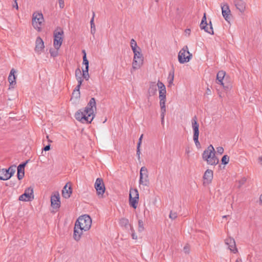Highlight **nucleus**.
<instances>
[{"mask_svg":"<svg viewBox=\"0 0 262 262\" xmlns=\"http://www.w3.org/2000/svg\"><path fill=\"white\" fill-rule=\"evenodd\" d=\"M96 109L95 99L92 98L84 109L79 110L75 114V118L82 123H90L95 116L94 112Z\"/></svg>","mask_w":262,"mask_h":262,"instance_id":"1","label":"nucleus"},{"mask_svg":"<svg viewBox=\"0 0 262 262\" xmlns=\"http://www.w3.org/2000/svg\"><path fill=\"white\" fill-rule=\"evenodd\" d=\"M92 219L87 214L81 215L76 220L74 229L73 237L75 240H80L84 231L90 230L92 226Z\"/></svg>","mask_w":262,"mask_h":262,"instance_id":"2","label":"nucleus"},{"mask_svg":"<svg viewBox=\"0 0 262 262\" xmlns=\"http://www.w3.org/2000/svg\"><path fill=\"white\" fill-rule=\"evenodd\" d=\"M202 158L208 164L211 165H216L219 163V159L215 155L214 148L212 145L208 146L207 148L203 151Z\"/></svg>","mask_w":262,"mask_h":262,"instance_id":"3","label":"nucleus"},{"mask_svg":"<svg viewBox=\"0 0 262 262\" xmlns=\"http://www.w3.org/2000/svg\"><path fill=\"white\" fill-rule=\"evenodd\" d=\"M44 21L42 14L40 12H35L32 15V24L34 29L40 32L41 30V27Z\"/></svg>","mask_w":262,"mask_h":262,"instance_id":"4","label":"nucleus"},{"mask_svg":"<svg viewBox=\"0 0 262 262\" xmlns=\"http://www.w3.org/2000/svg\"><path fill=\"white\" fill-rule=\"evenodd\" d=\"M63 31L60 28H58L54 31L53 46L55 49H59L63 41Z\"/></svg>","mask_w":262,"mask_h":262,"instance_id":"5","label":"nucleus"},{"mask_svg":"<svg viewBox=\"0 0 262 262\" xmlns=\"http://www.w3.org/2000/svg\"><path fill=\"white\" fill-rule=\"evenodd\" d=\"M192 57V54L188 51L187 46H184L179 53L178 60L180 63L188 62Z\"/></svg>","mask_w":262,"mask_h":262,"instance_id":"6","label":"nucleus"},{"mask_svg":"<svg viewBox=\"0 0 262 262\" xmlns=\"http://www.w3.org/2000/svg\"><path fill=\"white\" fill-rule=\"evenodd\" d=\"M33 199V188L31 187L26 189L24 193L19 197V200L25 202L31 201Z\"/></svg>","mask_w":262,"mask_h":262,"instance_id":"7","label":"nucleus"},{"mask_svg":"<svg viewBox=\"0 0 262 262\" xmlns=\"http://www.w3.org/2000/svg\"><path fill=\"white\" fill-rule=\"evenodd\" d=\"M148 171L145 167H142L140 171L139 184L143 186H148L149 180L148 179Z\"/></svg>","mask_w":262,"mask_h":262,"instance_id":"8","label":"nucleus"},{"mask_svg":"<svg viewBox=\"0 0 262 262\" xmlns=\"http://www.w3.org/2000/svg\"><path fill=\"white\" fill-rule=\"evenodd\" d=\"M95 188L98 195H102L105 192V186L103 180L101 178H97L95 183Z\"/></svg>","mask_w":262,"mask_h":262,"instance_id":"9","label":"nucleus"},{"mask_svg":"<svg viewBox=\"0 0 262 262\" xmlns=\"http://www.w3.org/2000/svg\"><path fill=\"white\" fill-rule=\"evenodd\" d=\"M221 7L223 17L226 21H229L231 15L229 5L227 3L222 4Z\"/></svg>","mask_w":262,"mask_h":262,"instance_id":"10","label":"nucleus"},{"mask_svg":"<svg viewBox=\"0 0 262 262\" xmlns=\"http://www.w3.org/2000/svg\"><path fill=\"white\" fill-rule=\"evenodd\" d=\"M200 28L201 29H204L205 32L210 34H213V28L212 26V24L211 21L210 22V27L208 28L207 27V24L206 21V14H204V16L202 18L201 24H200Z\"/></svg>","mask_w":262,"mask_h":262,"instance_id":"11","label":"nucleus"},{"mask_svg":"<svg viewBox=\"0 0 262 262\" xmlns=\"http://www.w3.org/2000/svg\"><path fill=\"white\" fill-rule=\"evenodd\" d=\"M51 206L54 208H59L60 206V201L59 193L58 192H55L51 197Z\"/></svg>","mask_w":262,"mask_h":262,"instance_id":"12","label":"nucleus"},{"mask_svg":"<svg viewBox=\"0 0 262 262\" xmlns=\"http://www.w3.org/2000/svg\"><path fill=\"white\" fill-rule=\"evenodd\" d=\"M234 4L236 8L242 13H244L246 11L247 4L244 0H234Z\"/></svg>","mask_w":262,"mask_h":262,"instance_id":"13","label":"nucleus"},{"mask_svg":"<svg viewBox=\"0 0 262 262\" xmlns=\"http://www.w3.org/2000/svg\"><path fill=\"white\" fill-rule=\"evenodd\" d=\"M225 243L228 245L229 249L233 253H236L237 252V249L236 248L235 242L233 238L229 237L225 240Z\"/></svg>","mask_w":262,"mask_h":262,"instance_id":"14","label":"nucleus"},{"mask_svg":"<svg viewBox=\"0 0 262 262\" xmlns=\"http://www.w3.org/2000/svg\"><path fill=\"white\" fill-rule=\"evenodd\" d=\"M192 128L193 131V137H199V124L197 122L196 116L194 117L191 120Z\"/></svg>","mask_w":262,"mask_h":262,"instance_id":"15","label":"nucleus"},{"mask_svg":"<svg viewBox=\"0 0 262 262\" xmlns=\"http://www.w3.org/2000/svg\"><path fill=\"white\" fill-rule=\"evenodd\" d=\"M72 192V188L70 185L67 183L63 188L62 190V196L65 199H68L70 197Z\"/></svg>","mask_w":262,"mask_h":262,"instance_id":"16","label":"nucleus"},{"mask_svg":"<svg viewBox=\"0 0 262 262\" xmlns=\"http://www.w3.org/2000/svg\"><path fill=\"white\" fill-rule=\"evenodd\" d=\"M27 161L25 163H21L17 167V178L18 180H21L25 175L24 168L27 163Z\"/></svg>","mask_w":262,"mask_h":262,"instance_id":"17","label":"nucleus"},{"mask_svg":"<svg viewBox=\"0 0 262 262\" xmlns=\"http://www.w3.org/2000/svg\"><path fill=\"white\" fill-rule=\"evenodd\" d=\"M35 43V50L36 52L40 53L44 48V43L42 39L40 37H37Z\"/></svg>","mask_w":262,"mask_h":262,"instance_id":"18","label":"nucleus"},{"mask_svg":"<svg viewBox=\"0 0 262 262\" xmlns=\"http://www.w3.org/2000/svg\"><path fill=\"white\" fill-rule=\"evenodd\" d=\"M159 93V100H160V106L165 105V102L166 100V90L160 91Z\"/></svg>","mask_w":262,"mask_h":262,"instance_id":"19","label":"nucleus"},{"mask_svg":"<svg viewBox=\"0 0 262 262\" xmlns=\"http://www.w3.org/2000/svg\"><path fill=\"white\" fill-rule=\"evenodd\" d=\"M203 178L206 183H209L211 182L213 178V171L207 169L204 173Z\"/></svg>","mask_w":262,"mask_h":262,"instance_id":"20","label":"nucleus"},{"mask_svg":"<svg viewBox=\"0 0 262 262\" xmlns=\"http://www.w3.org/2000/svg\"><path fill=\"white\" fill-rule=\"evenodd\" d=\"M15 73L16 71L14 69H12L11 70L10 74L8 76V81L10 85H13L16 84V77L15 76Z\"/></svg>","mask_w":262,"mask_h":262,"instance_id":"21","label":"nucleus"},{"mask_svg":"<svg viewBox=\"0 0 262 262\" xmlns=\"http://www.w3.org/2000/svg\"><path fill=\"white\" fill-rule=\"evenodd\" d=\"M226 75V73L224 71H219L216 75V81L217 83L221 84L222 85H224L223 79Z\"/></svg>","mask_w":262,"mask_h":262,"instance_id":"22","label":"nucleus"},{"mask_svg":"<svg viewBox=\"0 0 262 262\" xmlns=\"http://www.w3.org/2000/svg\"><path fill=\"white\" fill-rule=\"evenodd\" d=\"M11 178V174H8V171L7 169L3 168L0 169V180H7Z\"/></svg>","mask_w":262,"mask_h":262,"instance_id":"23","label":"nucleus"},{"mask_svg":"<svg viewBox=\"0 0 262 262\" xmlns=\"http://www.w3.org/2000/svg\"><path fill=\"white\" fill-rule=\"evenodd\" d=\"M157 88L155 82H151L148 90V93L150 96H153L157 94Z\"/></svg>","mask_w":262,"mask_h":262,"instance_id":"24","label":"nucleus"},{"mask_svg":"<svg viewBox=\"0 0 262 262\" xmlns=\"http://www.w3.org/2000/svg\"><path fill=\"white\" fill-rule=\"evenodd\" d=\"M134 53V59L139 60L143 61V57L141 53V49L138 48V50L133 51Z\"/></svg>","mask_w":262,"mask_h":262,"instance_id":"25","label":"nucleus"},{"mask_svg":"<svg viewBox=\"0 0 262 262\" xmlns=\"http://www.w3.org/2000/svg\"><path fill=\"white\" fill-rule=\"evenodd\" d=\"M120 226L122 227L128 228L129 226H131L129 224V221L127 219L123 217L120 219L119 221Z\"/></svg>","mask_w":262,"mask_h":262,"instance_id":"26","label":"nucleus"},{"mask_svg":"<svg viewBox=\"0 0 262 262\" xmlns=\"http://www.w3.org/2000/svg\"><path fill=\"white\" fill-rule=\"evenodd\" d=\"M143 61L136 60L133 59V61L132 63V68L134 70H137L140 68L141 66L142 65Z\"/></svg>","mask_w":262,"mask_h":262,"instance_id":"27","label":"nucleus"},{"mask_svg":"<svg viewBox=\"0 0 262 262\" xmlns=\"http://www.w3.org/2000/svg\"><path fill=\"white\" fill-rule=\"evenodd\" d=\"M94 17H95V13H93V16L90 21L91 24V33L93 35H94L96 32V28L94 24Z\"/></svg>","mask_w":262,"mask_h":262,"instance_id":"28","label":"nucleus"},{"mask_svg":"<svg viewBox=\"0 0 262 262\" xmlns=\"http://www.w3.org/2000/svg\"><path fill=\"white\" fill-rule=\"evenodd\" d=\"M129 196L139 199V193L138 190L136 188H130L129 190Z\"/></svg>","mask_w":262,"mask_h":262,"instance_id":"29","label":"nucleus"},{"mask_svg":"<svg viewBox=\"0 0 262 262\" xmlns=\"http://www.w3.org/2000/svg\"><path fill=\"white\" fill-rule=\"evenodd\" d=\"M138 201L139 199H135L132 197L130 198V196H129V204L130 206H132L133 208H137Z\"/></svg>","mask_w":262,"mask_h":262,"instance_id":"30","label":"nucleus"},{"mask_svg":"<svg viewBox=\"0 0 262 262\" xmlns=\"http://www.w3.org/2000/svg\"><path fill=\"white\" fill-rule=\"evenodd\" d=\"M173 79H174V71H171L169 72V73L168 74V78H167L168 82V86H171L173 84Z\"/></svg>","mask_w":262,"mask_h":262,"instance_id":"31","label":"nucleus"},{"mask_svg":"<svg viewBox=\"0 0 262 262\" xmlns=\"http://www.w3.org/2000/svg\"><path fill=\"white\" fill-rule=\"evenodd\" d=\"M161 107V124L164 125V116L166 111L165 105L160 106Z\"/></svg>","mask_w":262,"mask_h":262,"instance_id":"32","label":"nucleus"},{"mask_svg":"<svg viewBox=\"0 0 262 262\" xmlns=\"http://www.w3.org/2000/svg\"><path fill=\"white\" fill-rule=\"evenodd\" d=\"M143 135H141L139 139V141L137 144V155L138 156V159H140V146L142 143V139L143 138Z\"/></svg>","mask_w":262,"mask_h":262,"instance_id":"33","label":"nucleus"},{"mask_svg":"<svg viewBox=\"0 0 262 262\" xmlns=\"http://www.w3.org/2000/svg\"><path fill=\"white\" fill-rule=\"evenodd\" d=\"M130 47L133 51L138 50L139 47L137 46V42L134 39H132L130 40Z\"/></svg>","mask_w":262,"mask_h":262,"instance_id":"34","label":"nucleus"},{"mask_svg":"<svg viewBox=\"0 0 262 262\" xmlns=\"http://www.w3.org/2000/svg\"><path fill=\"white\" fill-rule=\"evenodd\" d=\"M157 88H158L159 91H163L166 90V87L163 82L160 80L158 81L157 84H156Z\"/></svg>","mask_w":262,"mask_h":262,"instance_id":"35","label":"nucleus"},{"mask_svg":"<svg viewBox=\"0 0 262 262\" xmlns=\"http://www.w3.org/2000/svg\"><path fill=\"white\" fill-rule=\"evenodd\" d=\"M82 77L86 80H88L89 79V69L85 68L82 70Z\"/></svg>","mask_w":262,"mask_h":262,"instance_id":"36","label":"nucleus"},{"mask_svg":"<svg viewBox=\"0 0 262 262\" xmlns=\"http://www.w3.org/2000/svg\"><path fill=\"white\" fill-rule=\"evenodd\" d=\"M144 230V223L142 220H139L138 221V231L140 232H142Z\"/></svg>","mask_w":262,"mask_h":262,"instance_id":"37","label":"nucleus"},{"mask_svg":"<svg viewBox=\"0 0 262 262\" xmlns=\"http://www.w3.org/2000/svg\"><path fill=\"white\" fill-rule=\"evenodd\" d=\"M221 161L222 164L226 165L229 161V157L227 155H224L222 157Z\"/></svg>","mask_w":262,"mask_h":262,"instance_id":"38","label":"nucleus"},{"mask_svg":"<svg viewBox=\"0 0 262 262\" xmlns=\"http://www.w3.org/2000/svg\"><path fill=\"white\" fill-rule=\"evenodd\" d=\"M7 170L8 171V174H11V177L15 171V166H10Z\"/></svg>","mask_w":262,"mask_h":262,"instance_id":"39","label":"nucleus"},{"mask_svg":"<svg viewBox=\"0 0 262 262\" xmlns=\"http://www.w3.org/2000/svg\"><path fill=\"white\" fill-rule=\"evenodd\" d=\"M58 50H57V49H50V53L51 54V56L53 57H56L58 55Z\"/></svg>","mask_w":262,"mask_h":262,"instance_id":"40","label":"nucleus"},{"mask_svg":"<svg viewBox=\"0 0 262 262\" xmlns=\"http://www.w3.org/2000/svg\"><path fill=\"white\" fill-rule=\"evenodd\" d=\"M83 64L85 65V68L89 69V60L86 58V54L83 56Z\"/></svg>","mask_w":262,"mask_h":262,"instance_id":"41","label":"nucleus"},{"mask_svg":"<svg viewBox=\"0 0 262 262\" xmlns=\"http://www.w3.org/2000/svg\"><path fill=\"white\" fill-rule=\"evenodd\" d=\"M80 96V92L74 91L72 93V98H74L75 99L79 98Z\"/></svg>","mask_w":262,"mask_h":262,"instance_id":"42","label":"nucleus"},{"mask_svg":"<svg viewBox=\"0 0 262 262\" xmlns=\"http://www.w3.org/2000/svg\"><path fill=\"white\" fill-rule=\"evenodd\" d=\"M193 139L196 146L198 148H200L201 146V144L199 141V137H193Z\"/></svg>","mask_w":262,"mask_h":262,"instance_id":"43","label":"nucleus"},{"mask_svg":"<svg viewBox=\"0 0 262 262\" xmlns=\"http://www.w3.org/2000/svg\"><path fill=\"white\" fill-rule=\"evenodd\" d=\"M81 72L80 70V69L78 68L76 70H75V77H76V79H77V78H79V77H82L81 76Z\"/></svg>","mask_w":262,"mask_h":262,"instance_id":"44","label":"nucleus"},{"mask_svg":"<svg viewBox=\"0 0 262 262\" xmlns=\"http://www.w3.org/2000/svg\"><path fill=\"white\" fill-rule=\"evenodd\" d=\"M169 217L172 220H174L177 217V213L176 212H172V211H171L169 214Z\"/></svg>","mask_w":262,"mask_h":262,"instance_id":"45","label":"nucleus"},{"mask_svg":"<svg viewBox=\"0 0 262 262\" xmlns=\"http://www.w3.org/2000/svg\"><path fill=\"white\" fill-rule=\"evenodd\" d=\"M131 231H132V237L134 239H137V236L136 235V233H135V231L134 230V229L133 227H131L130 228Z\"/></svg>","mask_w":262,"mask_h":262,"instance_id":"46","label":"nucleus"},{"mask_svg":"<svg viewBox=\"0 0 262 262\" xmlns=\"http://www.w3.org/2000/svg\"><path fill=\"white\" fill-rule=\"evenodd\" d=\"M216 151L218 154L222 155L224 152V148L222 146H219L216 148Z\"/></svg>","mask_w":262,"mask_h":262,"instance_id":"47","label":"nucleus"},{"mask_svg":"<svg viewBox=\"0 0 262 262\" xmlns=\"http://www.w3.org/2000/svg\"><path fill=\"white\" fill-rule=\"evenodd\" d=\"M189 250H190V248H189V245H187L184 246V247L183 248V251H184V253H188L189 252Z\"/></svg>","mask_w":262,"mask_h":262,"instance_id":"48","label":"nucleus"},{"mask_svg":"<svg viewBox=\"0 0 262 262\" xmlns=\"http://www.w3.org/2000/svg\"><path fill=\"white\" fill-rule=\"evenodd\" d=\"M59 7L60 8H63L64 6L63 0H58Z\"/></svg>","mask_w":262,"mask_h":262,"instance_id":"49","label":"nucleus"},{"mask_svg":"<svg viewBox=\"0 0 262 262\" xmlns=\"http://www.w3.org/2000/svg\"><path fill=\"white\" fill-rule=\"evenodd\" d=\"M76 80H77V82H78V84L77 85H79V86H81L82 82L83 81L82 77L77 78V79H76Z\"/></svg>","mask_w":262,"mask_h":262,"instance_id":"50","label":"nucleus"},{"mask_svg":"<svg viewBox=\"0 0 262 262\" xmlns=\"http://www.w3.org/2000/svg\"><path fill=\"white\" fill-rule=\"evenodd\" d=\"M258 163L259 164L262 166V156L258 157Z\"/></svg>","mask_w":262,"mask_h":262,"instance_id":"51","label":"nucleus"},{"mask_svg":"<svg viewBox=\"0 0 262 262\" xmlns=\"http://www.w3.org/2000/svg\"><path fill=\"white\" fill-rule=\"evenodd\" d=\"M50 149V144L46 145V146L44 147V148H43V150H44L45 151H48V150H49Z\"/></svg>","mask_w":262,"mask_h":262,"instance_id":"52","label":"nucleus"},{"mask_svg":"<svg viewBox=\"0 0 262 262\" xmlns=\"http://www.w3.org/2000/svg\"><path fill=\"white\" fill-rule=\"evenodd\" d=\"M185 32L186 33V34H188V35H189L190 34V32H191V30L190 29H186L185 30Z\"/></svg>","mask_w":262,"mask_h":262,"instance_id":"53","label":"nucleus"},{"mask_svg":"<svg viewBox=\"0 0 262 262\" xmlns=\"http://www.w3.org/2000/svg\"><path fill=\"white\" fill-rule=\"evenodd\" d=\"M80 86H79V85H77L76 86V88H75L74 91L80 92Z\"/></svg>","mask_w":262,"mask_h":262,"instance_id":"54","label":"nucleus"},{"mask_svg":"<svg viewBox=\"0 0 262 262\" xmlns=\"http://www.w3.org/2000/svg\"><path fill=\"white\" fill-rule=\"evenodd\" d=\"M14 1H15V5H14V7H15L16 8V9H18V7L17 3L16 2V0H14Z\"/></svg>","mask_w":262,"mask_h":262,"instance_id":"55","label":"nucleus"},{"mask_svg":"<svg viewBox=\"0 0 262 262\" xmlns=\"http://www.w3.org/2000/svg\"><path fill=\"white\" fill-rule=\"evenodd\" d=\"M235 262H242V260L241 259L238 258L236 260Z\"/></svg>","mask_w":262,"mask_h":262,"instance_id":"56","label":"nucleus"},{"mask_svg":"<svg viewBox=\"0 0 262 262\" xmlns=\"http://www.w3.org/2000/svg\"><path fill=\"white\" fill-rule=\"evenodd\" d=\"M259 201L262 203V194L259 196Z\"/></svg>","mask_w":262,"mask_h":262,"instance_id":"57","label":"nucleus"},{"mask_svg":"<svg viewBox=\"0 0 262 262\" xmlns=\"http://www.w3.org/2000/svg\"><path fill=\"white\" fill-rule=\"evenodd\" d=\"M82 53L83 54V55H85V54H86L85 50H83Z\"/></svg>","mask_w":262,"mask_h":262,"instance_id":"58","label":"nucleus"},{"mask_svg":"<svg viewBox=\"0 0 262 262\" xmlns=\"http://www.w3.org/2000/svg\"><path fill=\"white\" fill-rule=\"evenodd\" d=\"M227 215H224V216H223V218H226V217H227Z\"/></svg>","mask_w":262,"mask_h":262,"instance_id":"59","label":"nucleus"},{"mask_svg":"<svg viewBox=\"0 0 262 262\" xmlns=\"http://www.w3.org/2000/svg\"><path fill=\"white\" fill-rule=\"evenodd\" d=\"M186 152H187V153H188V152H189V150H186Z\"/></svg>","mask_w":262,"mask_h":262,"instance_id":"60","label":"nucleus"},{"mask_svg":"<svg viewBox=\"0 0 262 262\" xmlns=\"http://www.w3.org/2000/svg\"><path fill=\"white\" fill-rule=\"evenodd\" d=\"M156 2H158V0H155Z\"/></svg>","mask_w":262,"mask_h":262,"instance_id":"61","label":"nucleus"}]
</instances>
